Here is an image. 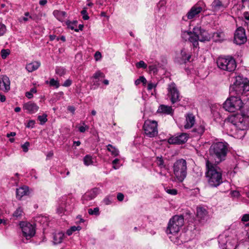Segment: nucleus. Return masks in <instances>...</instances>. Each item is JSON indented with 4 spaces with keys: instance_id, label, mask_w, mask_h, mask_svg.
Segmentation results:
<instances>
[{
    "instance_id": "9",
    "label": "nucleus",
    "mask_w": 249,
    "mask_h": 249,
    "mask_svg": "<svg viewBox=\"0 0 249 249\" xmlns=\"http://www.w3.org/2000/svg\"><path fill=\"white\" fill-rule=\"evenodd\" d=\"M216 63L219 68L229 71H233L236 67L235 61L230 57H219Z\"/></svg>"
},
{
    "instance_id": "33",
    "label": "nucleus",
    "mask_w": 249,
    "mask_h": 249,
    "mask_svg": "<svg viewBox=\"0 0 249 249\" xmlns=\"http://www.w3.org/2000/svg\"><path fill=\"white\" fill-rule=\"evenodd\" d=\"M83 160L84 164L87 166L91 165L93 163L92 157L89 155H86L84 158Z\"/></svg>"
},
{
    "instance_id": "7",
    "label": "nucleus",
    "mask_w": 249,
    "mask_h": 249,
    "mask_svg": "<svg viewBox=\"0 0 249 249\" xmlns=\"http://www.w3.org/2000/svg\"><path fill=\"white\" fill-rule=\"evenodd\" d=\"M184 224V218L182 215H176L169 220L166 231L169 234H177Z\"/></svg>"
},
{
    "instance_id": "54",
    "label": "nucleus",
    "mask_w": 249,
    "mask_h": 249,
    "mask_svg": "<svg viewBox=\"0 0 249 249\" xmlns=\"http://www.w3.org/2000/svg\"><path fill=\"white\" fill-rule=\"evenodd\" d=\"M156 85H157L155 83H148V86H147L148 90H150L152 89H153V88H155L156 87Z\"/></svg>"
},
{
    "instance_id": "60",
    "label": "nucleus",
    "mask_w": 249,
    "mask_h": 249,
    "mask_svg": "<svg viewBox=\"0 0 249 249\" xmlns=\"http://www.w3.org/2000/svg\"><path fill=\"white\" fill-rule=\"evenodd\" d=\"M26 96L29 99H31L33 97V95L31 92L28 91L26 93Z\"/></svg>"
},
{
    "instance_id": "43",
    "label": "nucleus",
    "mask_w": 249,
    "mask_h": 249,
    "mask_svg": "<svg viewBox=\"0 0 249 249\" xmlns=\"http://www.w3.org/2000/svg\"><path fill=\"white\" fill-rule=\"evenodd\" d=\"M136 66L137 68H143L146 69L147 68V65L144 63L143 61H140L136 64Z\"/></svg>"
},
{
    "instance_id": "6",
    "label": "nucleus",
    "mask_w": 249,
    "mask_h": 249,
    "mask_svg": "<svg viewBox=\"0 0 249 249\" xmlns=\"http://www.w3.org/2000/svg\"><path fill=\"white\" fill-rule=\"evenodd\" d=\"M187 162L183 159L177 160L173 165V172L177 179L179 182H182L187 175Z\"/></svg>"
},
{
    "instance_id": "39",
    "label": "nucleus",
    "mask_w": 249,
    "mask_h": 249,
    "mask_svg": "<svg viewBox=\"0 0 249 249\" xmlns=\"http://www.w3.org/2000/svg\"><path fill=\"white\" fill-rule=\"evenodd\" d=\"M88 213L90 215H99V209L98 207L94 208L93 210L92 209H89L88 210Z\"/></svg>"
},
{
    "instance_id": "38",
    "label": "nucleus",
    "mask_w": 249,
    "mask_h": 249,
    "mask_svg": "<svg viewBox=\"0 0 249 249\" xmlns=\"http://www.w3.org/2000/svg\"><path fill=\"white\" fill-rule=\"evenodd\" d=\"M146 80L143 76H140V78L137 79L135 81V84L137 86L139 85L141 83H142L143 85H145L146 83Z\"/></svg>"
},
{
    "instance_id": "30",
    "label": "nucleus",
    "mask_w": 249,
    "mask_h": 249,
    "mask_svg": "<svg viewBox=\"0 0 249 249\" xmlns=\"http://www.w3.org/2000/svg\"><path fill=\"white\" fill-rule=\"evenodd\" d=\"M107 149L111 153V155L114 157L117 156L119 154L118 149L111 144H109L107 145Z\"/></svg>"
},
{
    "instance_id": "21",
    "label": "nucleus",
    "mask_w": 249,
    "mask_h": 249,
    "mask_svg": "<svg viewBox=\"0 0 249 249\" xmlns=\"http://www.w3.org/2000/svg\"><path fill=\"white\" fill-rule=\"evenodd\" d=\"M211 6L213 10L218 11L223 10L227 6V4L223 3L221 1H213Z\"/></svg>"
},
{
    "instance_id": "3",
    "label": "nucleus",
    "mask_w": 249,
    "mask_h": 249,
    "mask_svg": "<svg viewBox=\"0 0 249 249\" xmlns=\"http://www.w3.org/2000/svg\"><path fill=\"white\" fill-rule=\"evenodd\" d=\"M212 161L207 160L206 161V177L210 186L216 187L222 182V171Z\"/></svg>"
},
{
    "instance_id": "35",
    "label": "nucleus",
    "mask_w": 249,
    "mask_h": 249,
    "mask_svg": "<svg viewBox=\"0 0 249 249\" xmlns=\"http://www.w3.org/2000/svg\"><path fill=\"white\" fill-rule=\"evenodd\" d=\"M81 229V228L80 226H72L67 231V234L68 235H71L73 231H79Z\"/></svg>"
},
{
    "instance_id": "22",
    "label": "nucleus",
    "mask_w": 249,
    "mask_h": 249,
    "mask_svg": "<svg viewBox=\"0 0 249 249\" xmlns=\"http://www.w3.org/2000/svg\"><path fill=\"white\" fill-rule=\"evenodd\" d=\"M176 234H171V236H169V238L171 241L174 244L177 245H180L186 242L185 240H183L184 234H181L179 236H177Z\"/></svg>"
},
{
    "instance_id": "29",
    "label": "nucleus",
    "mask_w": 249,
    "mask_h": 249,
    "mask_svg": "<svg viewBox=\"0 0 249 249\" xmlns=\"http://www.w3.org/2000/svg\"><path fill=\"white\" fill-rule=\"evenodd\" d=\"M54 16L60 21H63L66 15V13L63 11L55 10L53 12Z\"/></svg>"
},
{
    "instance_id": "63",
    "label": "nucleus",
    "mask_w": 249,
    "mask_h": 249,
    "mask_svg": "<svg viewBox=\"0 0 249 249\" xmlns=\"http://www.w3.org/2000/svg\"><path fill=\"white\" fill-rule=\"evenodd\" d=\"M3 224L4 225H7V220L4 219H0V224Z\"/></svg>"
},
{
    "instance_id": "5",
    "label": "nucleus",
    "mask_w": 249,
    "mask_h": 249,
    "mask_svg": "<svg viewBox=\"0 0 249 249\" xmlns=\"http://www.w3.org/2000/svg\"><path fill=\"white\" fill-rule=\"evenodd\" d=\"M230 87L231 94L239 95L249 91V82L247 78L241 75L233 76Z\"/></svg>"
},
{
    "instance_id": "51",
    "label": "nucleus",
    "mask_w": 249,
    "mask_h": 249,
    "mask_svg": "<svg viewBox=\"0 0 249 249\" xmlns=\"http://www.w3.org/2000/svg\"><path fill=\"white\" fill-rule=\"evenodd\" d=\"M65 70L63 68H58L56 69V73L60 75L65 74Z\"/></svg>"
},
{
    "instance_id": "31",
    "label": "nucleus",
    "mask_w": 249,
    "mask_h": 249,
    "mask_svg": "<svg viewBox=\"0 0 249 249\" xmlns=\"http://www.w3.org/2000/svg\"><path fill=\"white\" fill-rule=\"evenodd\" d=\"M155 162L156 164L158 165V166L160 168H165L166 166L162 157H157L156 158Z\"/></svg>"
},
{
    "instance_id": "44",
    "label": "nucleus",
    "mask_w": 249,
    "mask_h": 249,
    "mask_svg": "<svg viewBox=\"0 0 249 249\" xmlns=\"http://www.w3.org/2000/svg\"><path fill=\"white\" fill-rule=\"evenodd\" d=\"M76 23V22H69L67 23V25H68V27L69 28H70L71 30H74L76 32H78V30L74 28Z\"/></svg>"
},
{
    "instance_id": "2",
    "label": "nucleus",
    "mask_w": 249,
    "mask_h": 249,
    "mask_svg": "<svg viewBox=\"0 0 249 249\" xmlns=\"http://www.w3.org/2000/svg\"><path fill=\"white\" fill-rule=\"evenodd\" d=\"M181 37L184 41H189L193 44L194 47L197 48L198 46V41L201 42L209 41L211 36L200 26L197 25L193 28V32L182 31Z\"/></svg>"
},
{
    "instance_id": "25",
    "label": "nucleus",
    "mask_w": 249,
    "mask_h": 249,
    "mask_svg": "<svg viewBox=\"0 0 249 249\" xmlns=\"http://www.w3.org/2000/svg\"><path fill=\"white\" fill-rule=\"evenodd\" d=\"M105 76V74L103 72L99 71L95 72L91 77V78L95 79V81H93V84L97 86H98L99 85V78H104Z\"/></svg>"
},
{
    "instance_id": "50",
    "label": "nucleus",
    "mask_w": 249,
    "mask_h": 249,
    "mask_svg": "<svg viewBox=\"0 0 249 249\" xmlns=\"http://www.w3.org/2000/svg\"><path fill=\"white\" fill-rule=\"evenodd\" d=\"M30 145L29 142H26L23 144L22 145L21 147L23 149V150L25 152H27L28 150V147Z\"/></svg>"
},
{
    "instance_id": "17",
    "label": "nucleus",
    "mask_w": 249,
    "mask_h": 249,
    "mask_svg": "<svg viewBox=\"0 0 249 249\" xmlns=\"http://www.w3.org/2000/svg\"><path fill=\"white\" fill-rule=\"evenodd\" d=\"M10 89V81L8 76L3 75L0 77V89L8 92Z\"/></svg>"
},
{
    "instance_id": "14",
    "label": "nucleus",
    "mask_w": 249,
    "mask_h": 249,
    "mask_svg": "<svg viewBox=\"0 0 249 249\" xmlns=\"http://www.w3.org/2000/svg\"><path fill=\"white\" fill-rule=\"evenodd\" d=\"M188 139L186 133H181L178 136H174L168 140V142L171 144H180L186 142Z\"/></svg>"
},
{
    "instance_id": "18",
    "label": "nucleus",
    "mask_w": 249,
    "mask_h": 249,
    "mask_svg": "<svg viewBox=\"0 0 249 249\" xmlns=\"http://www.w3.org/2000/svg\"><path fill=\"white\" fill-rule=\"evenodd\" d=\"M202 10V8L199 6H193L186 14L188 19H191L197 16Z\"/></svg>"
},
{
    "instance_id": "10",
    "label": "nucleus",
    "mask_w": 249,
    "mask_h": 249,
    "mask_svg": "<svg viewBox=\"0 0 249 249\" xmlns=\"http://www.w3.org/2000/svg\"><path fill=\"white\" fill-rule=\"evenodd\" d=\"M158 123L155 121L146 120L143 125L145 134L148 137L153 138L157 136Z\"/></svg>"
},
{
    "instance_id": "8",
    "label": "nucleus",
    "mask_w": 249,
    "mask_h": 249,
    "mask_svg": "<svg viewBox=\"0 0 249 249\" xmlns=\"http://www.w3.org/2000/svg\"><path fill=\"white\" fill-rule=\"evenodd\" d=\"M243 106L244 104L239 97L232 95L225 101L223 104V107L229 112H234L240 110Z\"/></svg>"
},
{
    "instance_id": "37",
    "label": "nucleus",
    "mask_w": 249,
    "mask_h": 249,
    "mask_svg": "<svg viewBox=\"0 0 249 249\" xmlns=\"http://www.w3.org/2000/svg\"><path fill=\"white\" fill-rule=\"evenodd\" d=\"M181 55L182 56V58L184 60H187V61H189L191 58V55L188 54L187 53L186 51L183 49L181 52Z\"/></svg>"
},
{
    "instance_id": "1",
    "label": "nucleus",
    "mask_w": 249,
    "mask_h": 249,
    "mask_svg": "<svg viewBox=\"0 0 249 249\" xmlns=\"http://www.w3.org/2000/svg\"><path fill=\"white\" fill-rule=\"evenodd\" d=\"M228 129L233 136L242 139L249 128V118L241 114H236L229 116L227 121Z\"/></svg>"
},
{
    "instance_id": "36",
    "label": "nucleus",
    "mask_w": 249,
    "mask_h": 249,
    "mask_svg": "<svg viewBox=\"0 0 249 249\" xmlns=\"http://www.w3.org/2000/svg\"><path fill=\"white\" fill-rule=\"evenodd\" d=\"M22 213H23L22 209L20 207H19L13 213V216L14 217H15L17 218H18V217H20L22 215Z\"/></svg>"
},
{
    "instance_id": "11",
    "label": "nucleus",
    "mask_w": 249,
    "mask_h": 249,
    "mask_svg": "<svg viewBox=\"0 0 249 249\" xmlns=\"http://www.w3.org/2000/svg\"><path fill=\"white\" fill-rule=\"evenodd\" d=\"M20 227L21 229L23 235L26 239H29L34 236L36 233L35 227L30 223L27 222H21Z\"/></svg>"
},
{
    "instance_id": "49",
    "label": "nucleus",
    "mask_w": 249,
    "mask_h": 249,
    "mask_svg": "<svg viewBox=\"0 0 249 249\" xmlns=\"http://www.w3.org/2000/svg\"><path fill=\"white\" fill-rule=\"evenodd\" d=\"M35 124V121L33 120H30L26 125V127L33 128Z\"/></svg>"
},
{
    "instance_id": "52",
    "label": "nucleus",
    "mask_w": 249,
    "mask_h": 249,
    "mask_svg": "<svg viewBox=\"0 0 249 249\" xmlns=\"http://www.w3.org/2000/svg\"><path fill=\"white\" fill-rule=\"evenodd\" d=\"M166 192L168 194L172 195H176L177 194V190L174 189H166Z\"/></svg>"
},
{
    "instance_id": "48",
    "label": "nucleus",
    "mask_w": 249,
    "mask_h": 249,
    "mask_svg": "<svg viewBox=\"0 0 249 249\" xmlns=\"http://www.w3.org/2000/svg\"><path fill=\"white\" fill-rule=\"evenodd\" d=\"M6 31V27L3 24L0 23V36H3Z\"/></svg>"
},
{
    "instance_id": "42",
    "label": "nucleus",
    "mask_w": 249,
    "mask_h": 249,
    "mask_svg": "<svg viewBox=\"0 0 249 249\" xmlns=\"http://www.w3.org/2000/svg\"><path fill=\"white\" fill-rule=\"evenodd\" d=\"M149 71L150 72L155 73L158 71V68L156 65L152 64L148 67Z\"/></svg>"
},
{
    "instance_id": "24",
    "label": "nucleus",
    "mask_w": 249,
    "mask_h": 249,
    "mask_svg": "<svg viewBox=\"0 0 249 249\" xmlns=\"http://www.w3.org/2000/svg\"><path fill=\"white\" fill-rule=\"evenodd\" d=\"M173 110L171 107L161 105H160L158 109V112L165 114H171L173 113Z\"/></svg>"
},
{
    "instance_id": "62",
    "label": "nucleus",
    "mask_w": 249,
    "mask_h": 249,
    "mask_svg": "<svg viewBox=\"0 0 249 249\" xmlns=\"http://www.w3.org/2000/svg\"><path fill=\"white\" fill-rule=\"evenodd\" d=\"M244 17L248 20H249V13L248 12H245L244 13Z\"/></svg>"
},
{
    "instance_id": "41",
    "label": "nucleus",
    "mask_w": 249,
    "mask_h": 249,
    "mask_svg": "<svg viewBox=\"0 0 249 249\" xmlns=\"http://www.w3.org/2000/svg\"><path fill=\"white\" fill-rule=\"evenodd\" d=\"M49 84L51 86L54 87L55 88H58L59 87V82L53 78H52L50 80Z\"/></svg>"
},
{
    "instance_id": "55",
    "label": "nucleus",
    "mask_w": 249,
    "mask_h": 249,
    "mask_svg": "<svg viewBox=\"0 0 249 249\" xmlns=\"http://www.w3.org/2000/svg\"><path fill=\"white\" fill-rule=\"evenodd\" d=\"M242 221L244 222L249 221V214H245L243 215L242 218Z\"/></svg>"
},
{
    "instance_id": "58",
    "label": "nucleus",
    "mask_w": 249,
    "mask_h": 249,
    "mask_svg": "<svg viewBox=\"0 0 249 249\" xmlns=\"http://www.w3.org/2000/svg\"><path fill=\"white\" fill-rule=\"evenodd\" d=\"M57 212L58 214H61L64 212V209L63 207H59L57 209Z\"/></svg>"
},
{
    "instance_id": "46",
    "label": "nucleus",
    "mask_w": 249,
    "mask_h": 249,
    "mask_svg": "<svg viewBox=\"0 0 249 249\" xmlns=\"http://www.w3.org/2000/svg\"><path fill=\"white\" fill-rule=\"evenodd\" d=\"M103 201L106 205H108L111 204L112 202V199L110 196H108L104 198Z\"/></svg>"
},
{
    "instance_id": "4",
    "label": "nucleus",
    "mask_w": 249,
    "mask_h": 249,
    "mask_svg": "<svg viewBox=\"0 0 249 249\" xmlns=\"http://www.w3.org/2000/svg\"><path fill=\"white\" fill-rule=\"evenodd\" d=\"M229 144L225 142H213L209 149V159L214 163L219 164L225 160L228 151Z\"/></svg>"
},
{
    "instance_id": "59",
    "label": "nucleus",
    "mask_w": 249,
    "mask_h": 249,
    "mask_svg": "<svg viewBox=\"0 0 249 249\" xmlns=\"http://www.w3.org/2000/svg\"><path fill=\"white\" fill-rule=\"evenodd\" d=\"M68 109L70 112H71L72 114H74L75 110L74 107L73 106H69L68 107Z\"/></svg>"
},
{
    "instance_id": "12",
    "label": "nucleus",
    "mask_w": 249,
    "mask_h": 249,
    "mask_svg": "<svg viewBox=\"0 0 249 249\" xmlns=\"http://www.w3.org/2000/svg\"><path fill=\"white\" fill-rule=\"evenodd\" d=\"M167 95L170 98L172 104H174L180 100L179 92L174 83H171L168 85Z\"/></svg>"
},
{
    "instance_id": "26",
    "label": "nucleus",
    "mask_w": 249,
    "mask_h": 249,
    "mask_svg": "<svg viewBox=\"0 0 249 249\" xmlns=\"http://www.w3.org/2000/svg\"><path fill=\"white\" fill-rule=\"evenodd\" d=\"M40 65V63L39 62L35 61L27 64L26 69L29 72H32L37 70Z\"/></svg>"
},
{
    "instance_id": "16",
    "label": "nucleus",
    "mask_w": 249,
    "mask_h": 249,
    "mask_svg": "<svg viewBox=\"0 0 249 249\" xmlns=\"http://www.w3.org/2000/svg\"><path fill=\"white\" fill-rule=\"evenodd\" d=\"M23 109L28 113L34 114L38 110L39 107L36 103L30 101L23 105Z\"/></svg>"
},
{
    "instance_id": "19",
    "label": "nucleus",
    "mask_w": 249,
    "mask_h": 249,
    "mask_svg": "<svg viewBox=\"0 0 249 249\" xmlns=\"http://www.w3.org/2000/svg\"><path fill=\"white\" fill-rule=\"evenodd\" d=\"M196 123L195 116L192 113L187 114L186 115L185 124L184 128L185 129H189L192 128Z\"/></svg>"
},
{
    "instance_id": "34",
    "label": "nucleus",
    "mask_w": 249,
    "mask_h": 249,
    "mask_svg": "<svg viewBox=\"0 0 249 249\" xmlns=\"http://www.w3.org/2000/svg\"><path fill=\"white\" fill-rule=\"evenodd\" d=\"M47 115L46 114H44L42 115H39L37 117V119L40 121V124L41 125L44 124L47 121Z\"/></svg>"
},
{
    "instance_id": "28",
    "label": "nucleus",
    "mask_w": 249,
    "mask_h": 249,
    "mask_svg": "<svg viewBox=\"0 0 249 249\" xmlns=\"http://www.w3.org/2000/svg\"><path fill=\"white\" fill-rule=\"evenodd\" d=\"M225 35L222 32H216L213 34L212 38L215 42H221L224 39Z\"/></svg>"
},
{
    "instance_id": "53",
    "label": "nucleus",
    "mask_w": 249,
    "mask_h": 249,
    "mask_svg": "<svg viewBox=\"0 0 249 249\" xmlns=\"http://www.w3.org/2000/svg\"><path fill=\"white\" fill-rule=\"evenodd\" d=\"M102 57L101 53L99 52H96L94 54V58L96 61H98Z\"/></svg>"
},
{
    "instance_id": "20",
    "label": "nucleus",
    "mask_w": 249,
    "mask_h": 249,
    "mask_svg": "<svg viewBox=\"0 0 249 249\" xmlns=\"http://www.w3.org/2000/svg\"><path fill=\"white\" fill-rule=\"evenodd\" d=\"M196 215L198 220L200 221H205L208 217L207 210L202 207H199L196 210Z\"/></svg>"
},
{
    "instance_id": "15",
    "label": "nucleus",
    "mask_w": 249,
    "mask_h": 249,
    "mask_svg": "<svg viewBox=\"0 0 249 249\" xmlns=\"http://www.w3.org/2000/svg\"><path fill=\"white\" fill-rule=\"evenodd\" d=\"M98 189L96 188L86 192L82 197L83 203L84 204H88V202L94 199L97 196Z\"/></svg>"
},
{
    "instance_id": "61",
    "label": "nucleus",
    "mask_w": 249,
    "mask_h": 249,
    "mask_svg": "<svg viewBox=\"0 0 249 249\" xmlns=\"http://www.w3.org/2000/svg\"><path fill=\"white\" fill-rule=\"evenodd\" d=\"M6 100V98H5V96L3 95H2L0 92V100L1 102H3L5 101Z\"/></svg>"
},
{
    "instance_id": "40",
    "label": "nucleus",
    "mask_w": 249,
    "mask_h": 249,
    "mask_svg": "<svg viewBox=\"0 0 249 249\" xmlns=\"http://www.w3.org/2000/svg\"><path fill=\"white\" fill-rule=\"evenodd\" d=\"M10 51L9 49H2L1 51V56L2 59H5L10 54Z\"/></svg>"
},
{
    "instance_id": "47",
    "label": "nucleus",
    "mask_w": 249,
    "mask_h": 249,
    "mask_svg": "<svg viewBox=\"0 0 249 249\" xmlns=\"http://www.w3.org/2000/svg\"><path fill=\"white\" fill-rule=\"evenodd\" d=\"M81 13L82 15L83 18L84 20H88V19H89V17L88 16V15L87 14V10H86V8H84L83 9V10L81 12Z\"/></svg>"
},
{
    "instance_id": "45",
    "label": "nucleus",
    "mask_w": 249,
    "mask_h": 249,
    "mask_svg": "<svg viewBox=\"0 0 249 249\" xmlns=\"http://www.w3.org/2000/svg\"><path fill=\"white\" fill-rule=\"evenodd\" d=\"M83 125L79 127V130L80 132L84 133L86 131V130H88L89 127L86 125L84 123H83Z\"/></svg>"
},
{
    "instance_id": "13",
    "label": "nucleus",
    "mask_w": 249,
    "mask_h": 249,
    "mask_svg": "<svg viewBox=\"0 0 249 249\" xmlns=\"http://www.w3.org/2000/svg\"><path fill=\"white\" fill-rule=\"evenodd\" d=\"M247 38L245 34V29L239 27L238 28L234 33V41L238 45H241L247 41Z\"/></svg>"
},
{
    "instance_id": "57",
    "label": "nucleus",
    "mask_w": 249,
    "mask_h": 249,
    "mask_svg": "<svg viewBox=\"0 0 249 249\" xmlns=\"http://www.w3.org/2000/svg\"><path fill=\"white\" fill-rule=\"evenodd\" d=\"M117 197L119 201H122L124 198V195L122 193H118Z\"/></svg>"
},
{
    "instance_id": "27",
    "label": "nucleus",
    "mask_w": 249,
    "mask_h": 249,
    "mask_svg": "<svg viewBox=\"0 0 249 249\" xmlns=\"http://www.w3.org/2000/svg\"><path fill=\"white\" fill-rule=\"evenodd\" d=\"M64 237V233L62 232H56L53 235V243L58 244L62 243Z\"/></svg>"
},
{
    "instance_id": "32",
    "label": "nucleus",
    "mask_w": 249,
    "mask_h": 249,
    "mask_svg": "<svg viewBox=\"0 0 249 249\" xmlns=\"http://www.w3.org/2000/svg\"><path fill=\"white\" fill-rule=\"evenodd\" d=\"M193 131L199 135H202L205 131V126L203 124H201L194 128Z\"/></svg>"
},
{
    "instance_id": "56",
    "label": "nucleus",
    "mask_w": 249,
    "mask_h": 249,
    "mask_svg": "<svg viewBox=\"0 0 249 249\" xmlns=\"http://www.w3.org/2000/svg\"><path fill=\"white\" fill-rule=\"evenodd\" d=\"M71 84V81L70 79H68L65 81L63 86L66 87H69Z\"/></svg>"
},
{
    "instance_id": "23",
    "label": "nucleus",
    "mask_w": 249,
    "mask_h": 249,
    "mask_svg": "<svg viewBox=\"0 0 249 249\" xmlns=\"http://www.w3.org/2000/svg\"><path fill=\"white\" fill-rule=\"evenodd\" d=\"M28 191L29 188L26 186L18 188L16 191L17 197L18 199H20L22 196L27 195Z\"/></svg>"
},
{
    "instance_id": "64",
    "label": "nucleus",
    "mask_w": 249,
    "mask_h": 249,
    "mask_svg": "<svg viewBox=\"0 0 249 249\" xmlns=\"http://www.w3.org/2000/svg\"><path fill=\"white\" fill-rule=\"evenodd\" d=\"M16 132H11L10 133H8L7 134V137L9 138L11 136H15L16 135Z\"/></svg>"
}]
</instances>
